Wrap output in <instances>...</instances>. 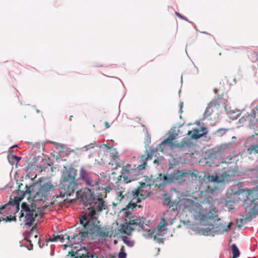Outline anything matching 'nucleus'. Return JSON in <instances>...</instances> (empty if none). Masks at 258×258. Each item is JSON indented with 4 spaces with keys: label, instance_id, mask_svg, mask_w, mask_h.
Wrapping results in <instances>:
<instances>
[{
    "label": "nucleus",
    "instance_id": "nucleus-6",
    "mask_svg": "<svg viewBox=\"0 0 258 258\" xmlns=\"http://www.w3.org/2000/svg\"><path fill=\"white\" fill-rule=\"evenodd\" d=\"M249 193L248 190L245 189L239 188L238 186L234 185L227 190L226 203L227 206L231 207L233 204L239 203L241 202L242 204H245L247 201H251L249 199Z\"/></svg>",
    "mask_w": 258,
    "mask_h": 258
},
{
    "label": "nucleus",
    "instance_id": "nucleus-16",
    "mask_svg": "<svg viewBox=\"0 0 258 258\" xmlns=\"http://www.w3.org/2000/svg\"><path fill=\"white\" fill-rule=\"evenodd\" d=\"M133 200H136V203H140L142 200L145 199L149 194L144 192L141 188H138L132 191Z\"/></svg>",
    "mask_w": 258,
    "mask_h": 258
},
{
    "label": "nucleus",
    "instance_id": "nucleus-15",
    "mask_svg": "<svg viewBox=\"0 0 258 258\" xmlns=\"http://www.w3.org/2000/svg\"><path fill=\"white\" fill-rule=\"evenodd\" d=\"M238 171L234 167H230L227 169H224V171L220 174V177L223 181L228 180L231 176L237 175Z\"/></svg>",
    "mask_w": 258,
    "mask_h": 258
},
{
    "label": "nucleus",
    "instance_id": "nucleus-3",
    "mask_svg": "<svg viewBox=\"0 0 258 258\" xmlns=\"http://www.w3.org/2000/svg\"><path fill=\"white\" fill-rule=\"evenodd\" d=\"M77 170L72 166H64L59 184V195L56 198H63L72 196L78 187L76 181Z\"/></svg>",
    "mask_w": 258,
    "mask_h": 258
},
{
    "label": "nucleus",
    "instance_id": "nucleus-50",
    "mask_svg": "<svg viewBox=\"0 0 258 258\" xmlns=\"http://www.w3.org/2000/svg\"><path fill=\"white\" fill-rule=\"evenodd\" d=\"M18 147V146H17V145H13V146H12V147H11L9 148V151H8L9 153L11 154V153H12V149H14V148H16V147Z\"/></svg>",
    "mask_w": 258,
    "mask_h": 258
},
{
    "label": "nucleus",
    "instance_id": "nucleus-24",
    "mask_svg": "<svg viewBox=\"0 0 258 258\" xmlns=\"http://www.w3.org/2000/svg\"><path fill=\"white\" fill-rule=\"evenodd\" d=\"M129 224V222H125L121 225V230L126 235H130L134 230V228H133Z\"/></svg>",
    "mask_w": 258,
    "mask_h": 258
},
{
    "label": "nucleus",
    "instance_id": "nucleus-61",
    "mask_svg": "<svg viewBox=\"0 0 258 258\" xmlns=\"http://www.w3.org/2000/svg\"><path fill=\"white\" fill-rule=\"evenodd\" d=\"M102 188H103L102 190L104 189L106 191V192H107V191L109 192V190L108 189H107L106 188H103V187H102Z\"/></svg>",
    "mask_w": 258,
    "mask_h": 258
},
{
    "label": "nucleus",
    "instance_id": "nucleus-10",
    "mask_svg": "<svg viewBox=\"0 0 258 258\" xmlns=\"http://www.w3.org/2000/svg\"><path fill=\"white\" fill-rule=\"evenodd\" d=\"M25 196V193L23 191H21V194L14 197L13 199L11 197L9 202L4 205L1 206V210H3L6 208H11L12 209V207L15 206L16 211L14 212V214H16L20 210V203L24 199Z\"/></svg>",
    "mask_w": 258,
    "mask_h": 258
},
{
    "label": "nucleus",
    "instance_id": "nucleus-2",
    "mask_svg": "<svg viewBox=\"0 0 258 258\" xmlns=\"http://www.w3.org/2000/svg\"><path fill=\"white\" fill-rule=\"evenodd\" d=\"M197 218L201 225L208 226L202 229L203 234L206 236L211 235L214 236L215 234H222L231 228V223L227 225L222 224L220 223L221 221L220 219H217L215 224H212L215 223L217 219V212L215 209L210 210L207 214L199 212Z\"/></svg>",
    "mask_w": 258,
    "mask_h": 258
},
{
    "label": "nucleus",
    "instance_id": "nucleus-13",
    "mask_svg": "<svg viewBox=\"0 0 258 258\" xmlns=\"http://www.w3.org/2000/svg\"><path fill=\"white\" fill-rule=\"evenodd\" d=\"M146 219L143 217H137L130 218L129 224L131 225L135 226L139 228H142L143 230H147L145 225L149 227L148 224L145 223Z\"/></svg>",
    "mask_w": 258,
    "mask_h": 258
},
{
    "label": "nucleus",
    "instance_id": "nucleus-37",
    "mask_svg": "<svg viewBox=\"0 0 258 258\" xmlns=\"http://www.w3.org/2000/svg\"><path fill=\"white\" fill-rule=\"evenodd\" d=\"M166 229V228H165V224L158 225L157 227V232L156 235H161V233Z\"/></svg>",
    "mask_w": 258,
    "mask_h": 258
},
{
    "label": "nucleus",
    "instance_id": "nucleus-41",
    "mask_svg": "<svg viewBox=\"0 0 258 258\" xmlns=\"http://www.w3.org/2000/svg\"><path fill=\"white\" fill-rule=\"evenodd\" d=\"M126 253L123 250H121L117 256V258H126Z\"/></svg>",
    "mask_w": 258,
    "mask_h": 258
},
{
    "label": "nucleus",
    "instance_id": "nucleus-14",
    "mask_svg": "<svg viewBox=\"0 0 258 258\" xmlns=\"http://www.w3.org/2000/svg\"><path fill=\"white\" fill-rule=\"evenodd\" d=\"M245 210L247 212L246 218L255 217L258 215V203L250 201L249 205L245 207Z\"/></svg>",
    "mask_w": 258,
    "mask_h": 258
},
{
    "label": "nucleus",
    "instance_id": "nucleus-22",
    "mask_svg": "<svg viewBox=\"0 0 258 258\" xmlns=\"http://www.w3.org/2000/svg\"><path fill=\"white\" fill-rule=\"evenodd\" d=\"M175 143L173 142V141L171 140L169 137H167L164 141H163L159 145V148L161 151H162L164 149L165 146L167 145L171 147L172 149L175 148Z\"/></svg>",
    "mask_w": 258,
    "mask_h": 258
},
{
    "label": "nucleus",
    "instance_id": "nucleus-32",
    "mask_svg": "<svg viewBox=\"0 0 258 258\" xmlns=\"http://www.w3.org/2000/svg\"><path fill=\"white\" fill-rule=\"evenodd\" d=\"M249 58L252 62H258V52L255 51L251 52Z\"/></svg>",
    "mask_w": 258,
    "mask_h": 258
},
{
    "label": "nucleus",
    "instance_id": "nucleus-21",
    "mask_svg": "<svg viewBox=\"0 0 258 258\" xmlns=\"http://www.w3.org/2000/svg\"><path fill=\"white\" fill-rule=\"evenodd\" d=\"M138 203H136V200H132L127 205L126 208L123 210L125 211V213L126 216L128 217L131 213L132 211H133L134 209H136L137 207L139 208L141 207L140 205H137Z\"/></svg>",
    "mask_w": 258,
    "mask_h": 258
},
{
    "label": "nucleus",
    "instance_id": "nucleus-53",
    "mask_svg": "<svg viewBox=\"0 0 258 258\" xmlns=\"http://www.w3.org/2000/svg\"><path fill=\"white\" fill-rule=\"evenodd\" d=\"M253 172H254L255 175V176H257V175H258V171L256 169H253L252 170Z\"/></svg>",
    "mask_w": 258,
    "mask_h": 258
},
{
    "label": "nucleus",
    "instance_id": "nucleus-29",
    "mask_svg": "<svg viewBox=\"0 0 258 258\" xmlns=\"http://www.w3.org/2000/svg\"><path fill=\"white\" fill-rule=\"evenodd\" d=\"M206 134L207 132L200 134L198 128H196L194 130V133L191 136V138L192 139L198 140L203 137Z\"/></svg>",
    "mask_w": 258,
    "mask_h": 258
},
{
    "label": "nucleus",
    "instance_id": "nucleus-28",
    "mask_svg": "<svg viewBox=\"0 0 258 258\" xmlns=\"http://www.w3.org/2000/svg\"><path fill=\"white\" fill-rule=\"evenodd\" d=\"M36 186V183H33L30 185H26L25 187V191L23 192L26 195V194H28L31 195V193L35 192V187Z\"/></svg>",
    "mask_w": 258,
    "mask_h": 258
},
{
    "label": "nucleus",
    "instance_id": "nucleus-26",
    "mask_svg": "<svg viewBox=\"0 0 258 258\" xmlns=\"http://www.w3.org/2000/svg\"><path fill=\"white\" fill-rule=\"evenodd\" d=\"M231 251L232 254V258H237L239 256L240 252L235 244H232L231 246Z\"/></svg>",
    "mask_w": 258,
    "mask_h": 258
},
{
    "label": "nucleus",
    "instance_id": "nucleus-35",
    "mask_svg": "<svg viewBox=\"0 0 258 258\" xmlns=\"http://www.w3.org/2000/svg\"><path fill=\"white\" fill-rule=\"evenodd\" d=\"M165 136L169 137L171 140L173 141L175 140L177 136V134L174 133V131H169L167 134H166Z\"/></svg>",
    "mask_w": 258,
    "mask_h": 258
},
{
    "label": "nucleus",
    "instance_id": "nucleus-19",
    "mask_svg": "<svg viewBox=\"0 0 258 258\" xmlns=\"http://www.w3.org/2000/svg\"><path fill=\"white\" fill-rule=\"evenodd\" d=\"M93 173L87 170L84 167H81L79 172V179L84 183Z\"/></svg>",
    "mask_w": 258,
    "mask_h": 258
},
{
    "label": "nucleus",
    "instance_id": "nucleus-27",
    "mask_svg": "<svg viewBox=\"0 0 258 258\" xmlns=\"http://www.w3.org/2000/svg\"><path fill=\"white\" fill-rule=\"evenodd\" d=\"M157 151V149L156 148H154L153 146H150L149 147V150H147L146 147L145 154L142 155L141 156H145V157H147L148 156H150L149 160H151L152 158L153 154Z\"/></svg>",
    "mask_w": 258,
    "mask_h": 258
},
{
    "label": "nucleus",
    "instance_id": "nucleus-40",
    "mask_svg": "<svg viewBox=\"0 0 258 258\" xmlns=\"http://www.w3.org/2000/svg\"><path fill=\"white\" fill-rule=\"evenodd\" d=\"M49 241H57L56 234L54 233L52 237H50L48 239L46 240V242H48Z\"/></svg>",
    "mask_w": 258,
    "mask_h": 258
},
{
    "label": "nucleus",
    "instance_id": "nucleus-47",
    "mask_svg": "<svg viewBox=\"0 0 258 258\" xmlns=\"http://www.w3.org/2000/svg\"><path fill=\"white\" fill-rule=\"evenodd\" d=\"M48 242H46V241L45 242H43L42 244H41V241L40 238L39 239L38 241V244L39 245V246L40 248L43 247L45 244L47 245Z\"/></svg>",
    "mask_w": 258,
    "mask_h": 258
},
{
    "label": "nucleus",
    "instance_id": "nucleus-59",
    "mask_svg": "<svg viewBox=\"0 0 258 258\" xmlns=\"http://www.w3.org/2000/svg\"><path fill=\"white\" fill-rule=\"evenodd\" d=\"M182 107H183V103L180 102L179 104V107H180V108H182Z\"/></svg>",
    "mask_w": 258,
    "mask_h": 258
},
{
    "label": "nucleus",
    "instance_id": "nucleus-63",
    "mask_svg": "<svg viewBox=\"0 0 258 258\" xmlns=\"http://www.w3.org/2000/svg\"><path fill=\"white\" fill-rule=\"evenodd\" d=\"M191 131H188V133H187V135H190V134H191Z\"/></svg>",
    "mask_w": 258,
    "mask_h": 258
},
{
    "label": "nucleus",
    "instance_id": "nucleus-8",
    "mask_svg": "<svg viewBox=\"0 0 258 258\" xmlns=\"http://www.w3.org/2000/svg\"><path fill=\"white\" fill-rule=\"evenodd\" d=\"M35 210L31 209L29 205L26 202H23L21 204V211H20V218L24 217V212H25V225L28 227H31L35 221Z\"/></svg>",
    "mask_w": 258,
    "mask_h": 258
},
{
    "label": "nucleus",
    "instance_id": "nucleus-1",
    "mask_svg": "<svg viewBox=\"0 0 258 258\" xmlns=\"http://www.w3.org/2000/svg\"><path fill=\"white\" fill-rule=\"evenodd\" d=\"M97 194V199L95 197V200L91 202L90 205H88L86 208L89 210V215H84L80 219L81 224L84 226V230L79 235H76V237L78 236L81 240L89 236L91 240L100 241L103 238L108 236L107 229L106 227H101L96 216L98 213L102 212L103 209H107L108 207L103 199L102 194Z\"/></svg>",
    "mask_w": 258,
    "mask_h": 258
},
{
    "label": "nucleus",
    "instance_id": "nucleus-33",
    "mask_svg": "<svg viewBox=\"0 0 258 258\" xmlns=\"http://www.w3.org/2000/svg\"><path fill=\"white\" fill-rule=\"evenodd\" d=\"M229 130L228 128H220L217 130L215 134L218 136V137H222L223 135H224L226 132H227Z\"/></svg>",
    "mask_w": 258,
    "mask_h": 258
},
{
    "label": "nucleus",
    "instance_id": "nucleus-4",
    "mask_svg": "<svg viewBox=\"0 0 258 258\" xmlns=\"http://www.w3.org/2000/svg\"><path fill=\"white\" fill-rule=\"evenodd\" d=\"M150 157L149 156H140L138 158V164H126L122 166L118 179L121 180L122 178L123 181L127 183L140 179L143 175L142 171L148 167L147 161Z\"/></svg>",
    "mask_w": 258,
    "mask_h": 258
},
{
    "label": "nucleus",
    "instance_id": "nucleus-36",
    "mask_svg": "<svg viewBox=\"0 0 258 258\" xmlns=\"http://www.w3.org/2000/svg\"><path fill=\"white\" fill-rule=\"evenodd\" d=\"M97 145V143L96 142L90 143V144H88L83 147L82 148L81 150L82 151H87L89 149H92L94 148L95 145Z\"/></svg>",
    "mask_w": 258,
    "mask_h": 258
},
{
    "label": "nucleus",
    "instance_id": "nucleus-34",
    "mask_svg": "<svg viewBox=\"0 0 258 258\" xmlns=\"http://www.w3.org/2000/svg\"><path fill=\"white\" fill-rule=\"evenodd\" d=\"M208 179L209 181H210L211 182H217V183L223 181L221 178L220 179H219V177L217 175H216V176L209 175L208 176Z\"/></svg>",
    "mask_w": 258,
    "mask_h": 258
},
{
    "label": "nucleus",
    "instance_id": "nucleus-31",
    "mask_svg": "<svg viewBox=\"0 0 258 258\" xmlns=\"http://www.w3.org/2000/svg\"><path fill=\"white\" fill-rule=\"evenodd\" d=\"M121 238L123 242L127 246L130 247L133 246L134 242L133 241L131 240L130 238L126 236H122Z\"/></svg>",
    "mask_w": 258,
    "mask_h": 258
},
{
    "label": "nucleus",
    "instance_id": "nucleus-58",
    "mask_svg": "<svg viewBox=\"0 0 258 258\" xmlns=\"http://www.w3.org/2000/svg\"><path fill=\"white\" fill-rule=\"evenodd\" d=\"M4 211H5L4 210H3V215H0V217H1V216H2V217H4V216H6V215H5V212H4Z\"/></svg>",
    "mask_w": 258,
    "mask_h": 258
},
{
    "label": "nucleus",
    "instance_id": "nucleus-17",
    "mask_svg": "<svg viewBox=\"0 0 258 258\" xmlns=\"http://www.w3.org/2000/svg\"><path fill=\"white\" fill-rule=\"evenodd\" d=\"M247 119L249 121V126L250 128L258 124V109L257 108L251 110L250 114L247 116Z\"/></svg>",
    "mask_w": 258,
    "mask_h": 258
},
{
    "label": "nucleus",
    "instance_id": "nucleus-55",
    "mask_svg": "<svg viewBox=\"0 0 258 258\" xmlns=\"http://www.w3.org/2000/svg\"><path fill=\"white\" fill-rule=\"evenodd\" d=\"M218 92V90L217 88H215L214 89V92L215 93V94H217Z\"/></svg>",
    "mask_w": 258,
    "mask_h": 258
},
{
    "label": "nucleus",
    "instance_id": "nucleus-7",
    "mask_svg": "<svg viewBox=\"0 0 258 258\" xmlns=\"http://www.w3.org/2000/svg\"><path fill=\"white\" fill-rule=\"evenodd\" d=\"M96 190L92 189L89 187H85L77 190L76 192V198L81 199V201L86 208L88 205H90L95 200Z\"/></svg>",
    "mask_w": 258,
    "mask_h": 258
},
{
    "label": "nucleus",
    "instance_id": "nucleus-9",
    "mask_svg": "<svg viewBox=\"0 0 258 258\" xmlns=\"http://www.w3.org/2000/svg\"><path fill=\"white\" fill-rule=\"evenodd\" d=\"M50 181L45 182L40 185V189L36 192V196L34 197L36 201H43L47 199L48 195L51 190H54L55 188Z\"/></svg>",
    "mask_w": 258,
    "mask_h": 258
},
{
    "label": "nucleus",
    "instance_id": "nucleus-54",
    "mask_svg": "<svg viewBox=\"0 0 258 258\" xmlns=\"http://www.w3.org/2000/svg\"><path fill=\"white\" fill-rule=\"evenodd\" d=\"M105 126L106 128H109V123L108 122H105Z\"/></svg>",
    "mask_w": 258,
    "mask_h": 258
},
{
    "label": "nucleus",
    "instance_id": "nucleus-12",
    "mask_svg": "<svg viewBox=\"0 0 258 258\" xmlns=\"http://www.w3.org/2000/svg\"><path fill=\"white\" fill-rule=\"evenodd\" d=\"M84 230V227L82 228L81 230H79V233H75L72 236H70L68 235L65 231H64L63 233H62L63 237H64V242L65 241V240H68V243H69L70 245H73V244H79L82 241L86 240L87 239H91L90 237L89 236L85 238L84 239L81 240L78 239L79 238L78 236L76 237V235H79V234L81 233V232H83Z\"/></svg>",
    "mask_w": 258,
    "mask_h": 258
},
{
    "label": "nucleus",
    "instance_id": "nucleus-56",
    "mask_svg": "<svg viewBox=\"0 0 258 258\" xmlns=\"http://www.w3.org/2000/svg\"><path fill=\"white\" fill-rule=\"evenodd\" d=\"M74 252L73 251H72V252H69V254H71V256H72V257H73V256H74Z\"/></svg>",
    "mask_w": 258,
    "mask_h": 258
},
{
    "label": "nucleus",
    "instance_id": "nucleus-64",
    "mask_svg": "<svg viewBox=\"0 0 258 258\" xmlns=\"http://www.w3.org/2000/svg\"><path fill=\"white\" fill-rule=\"evenodd\" d=\"M14 152V150H13V149H12V153H11V154H13V153Z\"/></svg>",
    "mask_w": 258,
    "mask_h": 258
},
{
    "label": "nucleus",
    "instance_id": "nucleus-44",
    "mask_svg": "<svg viewBox=\"0 0 258 258\" xmlns=\"http://www.w3.org/2000/svg\"><path fill=\"white\" fill-rule=\"evenodd\" d=\"M18 188L16 190L17 195H20V194H21V191H24V190H21V187L23 185L22 183H18Z\"/></svg>",
    "mask_w": 258,
    "mask_h": 258
},
{
    "label": "nucleus",
    "instance_id": "nucleus-18",
    "mask_svg": "<svg viewBox=\"0 0 258 258\" xmlns=\"http://www.w3.org/2000/svg\"><path fill=\"white\" fill-rule=\"evenodd\" d=\"M4 210L5 211L4 212L5 215H6V217H2V221L5 222L17 221L16 214H14V212L13 213L12 212L11 208H6Z\"/></svg>",
    "mask_w": 258,
    "mask_h": 258
},
{
    "label": "nucleus",
    "instance_id": "nucleus-57",
    "mask_svg": "<svg viewBox=\"0 0 258 258\" xmlns=\"http://www.w3.org/2000/svg\"><path fill=\"white\" fill-rule=\"evenodd\" d=\"M165 202L168 203H170V199H169V198L165 199Z\"/></svg>",
    "mask_w": 258,
    "mask_h": 258
},
{
    "label": "nucleus",
    "instance_id": "nucleus-51",
    "mask_svg": "<svg viewBox=\"0 0 258 258\" xmlns=\"http://www.w3.org/2000/svg\"><path fill=\"white\" fill-rule=\"evenodd\" d=\"M214 100H216L217 101V105H219L220 98L219 96L215 97Z\"/></svg>",
    "mask_w": 258,
    "mask_h": 258
},
{
    "label": "nucleus",
    "instance_id": "nucleus-39",
    "mask_svg": "<svg viewBox=\"0 0 258 258\" xmlns=\"http://www.w3.org/2000/svg\"><path fill=\"white\" fill-rule=\"evenodd\" d=\"M151 143V136L148 132L147 133L145 141L144 142L145 144V146H148V145Z\"/></svg>",
    "mask_w": 258,
    "mask_h": 258
},
{
    "label": "nucleus",
    "instance_id": "nucleus-49",
    "mask_svg": "<svg viewBox=\"0 0 258 258\" xmlns=\"http://www.w3.org/2000/svg\"><path fill=\"white\" fill-rule=\"evenodd\" d=\"M34 229V227L33 226L32 229L28 232V235L29 237L31 236L33 233V230Z\"/></svg>",
    "mask_w": 258,
    "mask_h": 258
},
{
    "label": "nucleus",
    "instance_id": "nucleus-5",
    "mask_svg": "<svg viewBox=\"0 0 258 258\" xmlns=\"http://www.w3.org/2000/svg\"><path fill=\"white\" fill-rule=\"evenodd\" d=\"M188 175V173L184 170H174L173 172L166 175L160 173L158 177L154 179L152 184L162 190L167 184L184 181L185 178Z\"/></svg>",
    "mask_w": 258,
    "mask_h": 258
},
{
    "label": "nucleus",
    "instance_id": "nucleus-43",
    "mask_svg": "<svg viewBox=\"0 0 258 258\" xmlns=\"http://www.w3.org/2000/svg\"><path fill=\"white\" fill-rule=\"evenodd\" d=\"M110 157H111L113 159L115 160L118 158V153L116 151L113 153H111L110 154Z\"/></svg>",
    "mask_w": 258,
    "mask_h": 258
},
{
    "label": "nucleus",
    "instance_id": "nucleus-52",
    "mask_svg": "<svg viewBox=\"0 0 258 258\" xmlns=\"http://www.w3.org/2000/svg\"><path fill=\"white\" fill-rule=\"evenodd\" d=\"M246 120V119L244 117H242L240 118L239 119V121L241 122H242L243 121H245Z\"/></svg>",
    "mask_w": 258,
    "mask_h": 258
},
{
    "label": "nucleus",
    "instance_id": "nucleus-38",
    "mask_svg": "<svg viewBox=\"0 0 258 258\" xmlns=\"http://www.w3.org/2000/svg\"><path fill=\"white\" fill-rule=\"evenodd\" d=\"M64 231H61L56 234L57 241L59 240L61 242H64V237L62 235V233Z\"/></svg>",
    "mask_w": 258,
    "mask_h": 258
},
{
    "label": "nucleus",
    "instance_id": "nucleus-25",
    "mask_svg": "<svg viewBox=\"0 0 258 258\" xmlns=\"http://www.w3.org/2000/svg\"><path fill=\"white\" fill-rule=\"evenodd\" d=\"M21 157L18 156L16 155L11 154L9 153V155L8 156V159L9 160V162L12 165L14 164V160H16V164H17L19 161L21 159Z\"/></svg>",
    "mask_w": 258,
    "mask_h": 258
},
{
    "label": "nucleus",
    "instance_id": "nucleus-60",
    "mask_svg": "<svg viewBox=\"0 0 258 258\" xmlns=\"http://www.w3.org/2000/svg\"><path fill=\"white\" fill-rule=\"evenodd\" d=\"M109 258H116V256H113L111 254H110Z\"/></svg>",
    "mask_w": 258,
    "mask_h": 258
},
{
    "label": "nucleus",
    "instance_id": "nucleus-11",
    "mask_svg": "<svg viewBox=\"0 0 258 258\" xmlns=\"http://www.w3.org/2000/svg\"><path fill=\"white\" fill-rule=\"evenodd\" d=\"M100 177L93 173L90 177L84 183L86 186L92 189L96 190V191H100L103 189L102 187L100 186Z\"/></svg>",
    "mask_w": 258,
    "mask_h": 258
},
{
    "label": "nucleus",
    "instance_id": "nucleus-46",
    "mask_svg": "<svg viewBox=\"0 0 258 258\" xmlns=\"http://www.w3.org/2000/svg\"><path fill=\"white\" fill-rule=\"evenodd\" d=\"M157 235H156H156H155V236H154V239H155V240H157V241L158 243H163V238H158V237H157Z\"/></svg>",
    "mask_w": 258,
    "mask_h": 258
},
{
    "label": "nucleus",
    "instance_id": "nucleus-42",
    "mask_svg": "<svg viewBox=\"0 0 258 258\" xmlns=\"http://www.w3.org/2000/svg\"><path fill=\"white\" fill-rule=\"evenodd\" d=\"M175 15L176 16H177L179 18L181 19H182L183 20H185L186 21H188L189 23H193L192 22H190L188 20L187 18L183 16H182L181 14H180L179 13H177V12H175Z\"/></svg>",
    "mask_w": 258,
    "mask_h": 258
},
{
    "label": "nucleus",
    "instance_id": "nucleus-48",
    "mask_svg": "<svg viewBox=\"0 0 258 258\" xmlns=\"http://www.w3.org/2000/svg\"><path fill=\"white\" fill-rule=\"evenodd\" d=\"M74 258H94V256L88 255L87 256H85L84 255H82V256H75Z\"/></svg>",
    "mask_w": 258,
    "mask_h": 258
},
{
    "label": "nucleus",
    "instance_id": "nucleus-23",
    "mask_svg": "<svg viewBox=\"0 0 258 258\" xmlns=\"http://www.w3.org/2000/svg\"><path fill=\"white\" fill-rule=\"evenodd\" d=\"M216 105H217V101L216 100H213L208 104V106L206 108V110L204 113V118H207L208 117L210 116L212 114L213 111V109L211 108V107L213 106H216Z\"/></svg>",
    "mask_w": 258,
    "mask_h": 258
},
{
    "label": "nucleus",
    "instance_id": "nucleus-20",
    "mask_svg": "<svg viewBox=\"0 0 258 258\" xmlns=\"http://www.w3.org/2000/svg\"><path fill=\"white\" fill-rule=\"evenodd\" d=\"M192 146V143L190 141L183 140L180 143L175 144V148L179 149L181 151H184L186 148L190 147Z\"/></svg>",
    "mask_w": 258,
    "mask_h": 258
},
{
    "label": "nucleus",
    "instance_id": "nucleus-45",
    "mask_svg": "<svg viewBox=\"0 0 258 258\" xmlns=\"http://www.w3.org/2000/svg\"><path fill=\"white\" fill-rule=\"evenodd\" d=\"M236 224L238 227H242V226L243 225V220L242 219L237 220Z\"/></svg>",
    "mask_w": 258,
    "mask_h": 258
},
{
    "label": "nucleus",
    "instance_id": "nucleus-62",
    "mask_svg": "<svg viewBox=\"0 0 258 258\" xmlns=\"http://www.w3.org/2000/svg\"><path fill=\"white\" fill-rule=\"evenodd\" d=\"M67 246H68V245H67V244H64V245H63V247H64L63 249H65L67 248Z\"/></svg>",
    "mask_w": 258,
    "mask_h": 258
},
{
    "label": "nucleus",
    "instance_id": "nucleus-30",
    "mask_svg": "<svg viewBox=\"0 0 258 258\" xmlns=\"http://www.w3.org/2000/svg\"><path fill=\"white\" fill-rule=\"evenodd\" d=\"M249 154L258 153V142L256 144L251 145L248 149Z\"/></svg>",
    "mask_w": 258,
    "mask_h": 258
}]
</instances>
